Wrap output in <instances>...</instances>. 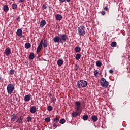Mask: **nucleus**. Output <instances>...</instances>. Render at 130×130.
<instances>
[{
	"instance_id": "09e8293b",
	"label": "nucleus",
	"mask_w": 130,
	"mask_h": 130,
	"mask_svg": "<svg viewBox=\"0 0 130 130\" xmlns=\"http://www.w3.org/2000/svg\"><path fill=\"white\" fill-rule=\"evenodd\" d=\"M0 81H2V75H0Z\"/></svg>"
},
{
	"instance_id": "39448f33",
	"label": "nucleus",
	"mask_w": 130,
	"mask_h": 130,
	"mask_svg": "<svg viewBox=\"0 0 130 130\" xmlns=\"http://www.w3.org/2000/svg\"><path fill=\"white\" fill-rule=\"evenodd\" d=\"M14 90H15V86L13 84H9L7 85V91L9 95L12 94L14 92Z\"/></svg>"
},
{
	"instance_id": "473e14b6",
	"label": "nucleus",
	"mask_w": 130,
	"mask_h": 130,
	"mask_svg": "<svg viewBox=\"0 0 130 130\" xmlns=\"http://www.w3.org/2000/svg\"><path fill=\"white\" fill-rule=\"evenodd\" d=\"M53 127H55V128H56L57 127V126H58V123H54L53 124Z\"/></svg>"
},
{
	"instance_id": "ddd939ff",
	"label": "nucleus",
	"mask_w": 130,
	"mask_h": 130,
	"mask_svg": "<svg viewBox=\"0 0 130 130\" xmlns=\"http://www.w3.org/2000/svg\"><path fill=\"white\" fill-rule=\"evenodd\" d=\"M5 52H6V55L7 56H8V55H9V54H11V49H10V48H6L5 50Z\"/></svg>"
},
{
	"instance_id": "dca6fc26",
	"label": "nucleus",
	"mask_w": 130,
	"mask_h": 130,
	"mask_svg": "<svg viewBox=\"0 0 130 130\" xmlns=\"http://www.w3.org/2000/svg\"><path fill=\"white\" fill-rule=\"evenodd\" d=\"M57 63L58 66H62L63 64V60L61 59H59L58 60Z\"/></svg>"
},
{
	"instance_id": "6ab92c4d",
	"label": "nucleus",
	"mask_w": 130,
	"mask_h": 130,
	"mask_svg": "<svg viewBox=\"0 0 130 130\" xmlns=\"http://www.w3.org/2000/svg\"><path fill=\"white\" fill-rule=\"evenodd\" d=\"M17 119V115H13L11 117V120L12 121H16V120Z\"/></svg>"
},
{
	"instance_id": "c9c22d12",
	"label": "nucleus",
	"mask_w": 130,
	"mask_h": 130,
	"mask_svg": "<svg viewBox=\"0 0 130 130\" xmlns=\"http://www.w3.org/2000/svg\"><path fill=\"white\" fill-rule=\"evenodd\" d=\"M45 121H46V122H49L50 121V118L49 117L45 118Z\"/></svg>"
},
{
	"instance_id": "ea45409f",
	"label": "nucleus",
	"mask_w": 130,
	"mask_h": 130,
	"mask_svg": "<svg viewBox=\"0 0 130 130\" xmlns=\"http://www.w3.org/2000/svg\"><path fill=\"white\" fill-rule=\"evenodd\" d=\"M105 14H106V12H105V11H103L101 12V14H102L103 16H104V15H105Z\"/></svg>"
},
{
	"instance_id": "cd10ccee",
	"label": "nucleus",
	"mask_w": 130,
	"mask_h": 130,
	"mask_svg": "<svg viewBox=\"0 0 130 130\" xmlns=\"http://www.w3.org/2000/svg\"><path fill=\"white\" fill-rule=\"evenodd\" d=\"M12 9L13 10H16V9H17V8H18V6L16 4H12Z\"/></svg>"
},
{
	"instance_id": "2eb2a0df",
	"label": "nucleus",
	"mask_w": 130,
	"mask_h": 130,
	"mask_svg": "<svg viewBox=\"0 0 130 130\" xmlns=\"http://www.w3.org/2000/svg\"><path fill=\"white\" fill-rule=\"evenodd\" d=\"M23 116H21L20 118H18L17 120L16 121V122L18 123H23Z\"/></svg>"
},
{
	"instance_id": "c03bdc74",
	"label": "nucleus",
	"mask_w": 130,
	"mask_h": 130,
	"mask_svg": "<svg viewBox=\"0 0 130 130\" xmlns=\"http://www.w3.org/2000/svg\"><path fill=\"white\" fill-rule=\"evenodd\" d=\"M59 2H61V3H64V2H66V0H59Z\"/></svg>"
},
{
	"instance_id": "72a5a7b5",
	"label": "nucleus",
	"mask_w": 130,
	"mask_h": 130,
	"mask_svg": "<svg viewBox=\"0 0 130 130\" xmlns=\"http://www.w3.org/2000/svg\"><path fill=\"white\" fill-rule=\"evenodd\" d=\"M32 120V117L30 116H28L27 118V121L30 122Z\"/></svg>"
},
{
	"instance_id": "6e6552de",
	"label": "nucleus",
	"mask_w": 130,
	"mask_h": 130,
	"mask_svg": "<svg viewBox=\"0 0 130 130\" xmlns=\"http://www.w3.org/2000/svg\"><path fill=\"white\" fill-rule=\"evenodd\" d=\"M30 99H31L30 94H27L24 96V101H26V102H29V101H30Z\"/></svg>"
},
{
	"instance_id": "79ce46f5",
	"label": "nucleus",
	"mask_w": 130,
	"mask_h": 130,
	"mask_svg": "<svg viewBox=\"0 0 130 130\" xmlns=\"http://www.w3.org/2000/svg\"><path fill=\"white\" fill-rule=\"evenodd\" d=\"M109 73H110V74H112L113 73V70L110 69L109 70Z\"/></svg>"
},
{
	"instance_id": "aec40b11",
	"label": "nucleus",
	"mask_w": 130,
	"mask_h": 130,
	"mask_svg": "<svg viewBox=\"0 0 130 130\" xmlns=\"http://www.w3.org/2000/svg\"><path fill=\"white\" fill-rule=\"evenodd\" d=\"M116 45H117V43L115 41L112 42L111 44L112 47H116Z\"/></svg>"
},
{
	"instance_id": "f3484780",
	"label": "nucleus",
	"mask_w": 130,
	"mask_h": 130,
	"mask_svg": "<svg viewBox=\"0 0 130 130\" xmlns=\"http://www.w3.org/2000/svg\"><path fill=\"white\" fill-rule=\"evenodd\" d=\"M3 10L4 12H9V6L7 5H5L3 7Z\"/></svg>"
},
{
	"instance_id": "393cba45",
	"label": "nucleus",
	"mask_w": 130,
	"mask_h": 130,
	"mask_svg": "<svg viewBox=\"0 0 130 130\" xmlns=\"http://www.w3.org/2000/svg\"><path fill=\"white\" fill-rule=\"evenodd\" d=\"M98 75H100V73H99V71L96 70L94 72V76H95V77H98Z\"/></svg>"
},
{
	"instance_id": "f257e3e1",
	"label": "nucleus",
	"mask_w": 130,
	"mask_h": 130,
	"mask_svg": "<svg viewBox=\"0 0 130 130\" xmlns=\"http://www.w3.org/2000/svg\"><path fill=\"white\" fill-rule=\"evenodd\" d=\"M68 39V35L66 34H58V36L55 37L53 38V41L55 43H63L66 42Z\"/></svg>"
},
{
	"instance_id": "37998d69",
	"label": "nucleus",
	"mask_w": 130,
	"mask_h": 130,
	"mask_svg": "<svg viewBox=\"0 0 130 130\" xmlns=\"http://www.w3.org/2000/svg\"><path fill=\"white\" fill-rule=\"evenodd\" d=\"M25 2V0H19V3H24Z\"/></svg>"
},
{
	"instance_id": "9b49d317",
	"label": "nucleus",
	"mask_w": 130,
	"mask_h": 130,
	"mask_svg": "<svg viewBox=\"0 0 130 130\" xmlns=\"http://www.w3.org/2000/svg\"><path fill=\"white\" fill-rule=\"evenodd\" d=\"M55 18L56 20L58 21H61V20H62V16L60 14H57Z\"/></svg>"
},
{
	"instance_id": "4be33fe9",
	"label": "nucleus",
	"mask_w": 130,
	"mask_h": 130,
	"mask_svg": "<svg viewBox=\"0 0 130 130\" xmlns=\"http://www.w3.org/2000/svg\"><path fill=\"white\" fill-rule=\"evenodd\" d=\"M75 52H80L81 51V48L80 47H76L75 48Z\"/></svg>"
},
{
	"instance_id": "5701e85b",
	"label": "nucleus",
	"mask_w": 130,
	"mask_h": 130,
	"mask_svg": "<svg viewBox=\"0 0 130 130\" xmlns=\"http://www.w3.org/2000/svg\"><path fill=\"white\" fill-rule=\"evenodd\" d=\"M59 122V118H58L57 117H56L54 118V122L55 123H58Z\"/></svg>"
},
{
	"instance_id": "b1692460",
	"label": "nucleus",
	"mask_w": 130,
	"mask_h": 130,
	"mask_svg": "<svg viewBox=\"0 0 130 130\" xmlns=\"http://www.w3.org/2000/svg\"><path fill=\"white\" fill-rule=\"evenodd\" d=\"M83 120H88V118H89V116L88 115H84L82 117Z\"/></svg>"
},
{
	"instance_id": "f8f14e48",
	"label": "nucleus",
	"mask_w": 130,
	"mask_h": 130,
	"mask_svg": "<svg viewBox=\"0 0 130 130\" xmlns=\"http://www.w3.org/2000/svg\"><path fill=\"white\" fill-rule=\"evenodd\" d=\"M23 33V31H22V29H18L17 30V32H16V34L18 36H21V37H22V34Z\"/></svg>"
},
{
	"instance_id": "a211bd4d",
	"label": "nucleus",
	"mask_w": 130,
	"mask_h": 130,
	"mask_svg": "<svg viewBox=\"0 0 130 130\" xmlns=\"http://www.w3.org/2000/svg\"><path fill=\"white\" fill-rule=\"evenodd\" d=\"M25 47L26 48V49H29L31 47V44L29 43H26L25 44Z\"/></svg>"
},
{
	"instance_id": "7ed1b4c3",
	"label": "nucleus",
	"mask_w": 130,
	"mask_h": 130,
	"mask_svg": "<svg viewBox=\"0 0 130 130\" xmlns=\"http://www.w3.org/2000/svg\"><path fill=\"white\" fill-rule=\"evenodd\" d=\"M87 85L88 82H87L86 81L80 80L79 81L77 82V87L81 89V88H85V87H87Z\"/></svg>"
},
{
	"instance_id": "1a4fd4ad",
	"label": "nucleus",
	"mask_w": 130,
	"mask_h": 130,
	"mask_svg": "<svg viewBox=\"0 0 130 130\" xmlns=\"http://www.w3.org/2000/svg\"><path fill=\"white\" fill-rule=\"evenodd\" d=\"M37 111V109H36V107L35 106H32L31 107H30V113H35V112H36Z\"/></svg>"
},
{
	"instance_id": "58836bf2",
	"label": "nucleus",
	"mask_w": 130,
	"mask_h": 130,
	"mask_svg": "<svg viewBox=\"0 0 130 130\" xmlns=\"http://www.w3.org/2000/svg\"><path fill=\"white\" fill-rule=\"evenodd\" d=\"M42 8L44 9V10H46L47 9V6L45 5H43L42 6Z\"/></svg>"
},
{
	"instance_id": "4468645a",
	"label": "nucleus",
	"mask_w": 130,
	"mask_h": 130,
	"mask_svg": "<svg viewBox=\"0 0 130 130\" xmlns=\"http://www.w3.org/2000/svg\"><path fill=\"white\" fill-rule=\"evenodd\" d=\"M91 119L93 122H96V121L98 120V117H97V116L92 115L91 116Z\"/></svg>"
},
{
	"instance_id": "f704fd0d",
	"label": "nucleus",
	"mask_w": 130,
	"mask_h": 130,
	"mask_svg": "<svg viewBox=\"0 0 130 130\" xmlns=\"http://www.w3.org/2000/svg\"><path fill=\"white\" fill-rule=\"evenodd\" d=\"M79 66L78 64H75L74 66V70L75 71H78V70L79 69Z\"/></svg>"
},
{
	"instance_id": "412c9836",
	"label": "nucleus",
	"mask_w": 130,
	"mask_h": 130,
	"mask_svg": "<svg viewBox=\"0 0 130 130\" xmlns=\"http://www.w3.org/2000/svg\"><path fill=\"white\" fill-rule=\"evenodd\" d=\"M35 57V55L33 53H30L29 56V59H33Z\"/></svg>"
},
{
	"instance_id": "de8ad7c7",
	"label": "nucleus",
	"mask_w": 130,
	"mask_h": 130,
	"mask_svg": "<svg viewBox=\"0 0 130 130\" xmlns=\"http://www.w3.org/2000/svg\"><path fill=\"white\" fill-rule=\"evenodd\" d=\"M66 1H67L68 3H70V2H71V0H66Z\"/></svg>"
},
{
	"instance_id": "a878e982",
	"label": "nucleus",
	"mask_w": 130,
	"mask_h": 130,
	"mask_svg": "<svg viewBox=\"0 0 130 130\" xmlns=\"http://www.w3.org/2000/svg\"><path fill=\"white\" fill-rule=\"evenodd\" d=\"M75 58H76V60H79V59H80V58H81V54H77L76 55Z\"/></svg>"
},
{
	"instance_id": "e433bc0d",
	"label": "nucleus",
	"mask_w": 130,
	"mask_h": 130,
	"mask_svg": "<svg viewBox=\"0 0 130 130\" xmlns=\"http://www.w3.org/2000/svg\"><path fill=\"white\" fill-rule=\"evenodd\" d=\"M51 100L52 102H55V101H56V99L55 98H51Z\"/></svg>"
},
{
	"instance_id": "20e7f679",
	"label": "nucleus",
	"mask_w": 130,
	"mask_h": 130,
	"mask_svg": "<svg viewBox=\"0 0 130 130\" xmlns=\"http://www.w3.org/2000/svg\"><path fill=\"white\" fill-rule=\"evenodd\" d=\"M86 28L84 26H81L78 27L77 31L79 36H84L86 34Z\"/></svg>"
},
{
	"instance_id": "423d86ee",
	"label": "nucleus",
	"mask_w": 130,
	"mask_h": 130,
	"mask_svg": "<svg viewBox=\"0 0 130 130\" xmlns=\"http://www.w3.org/2000/svg\"><path fill=\"white\" fill-rule=\"evenodd\" d=\"M100 84L101 86L103 88H107V87H108V85H109V82L106 81V79H105V78H102L101 79Z\"/></svg>"
},
{
	"instance_id": "49530a36",
	"label": "nucleus",
	"mask_w": 130,
	"mask_h": 130,
	"mask_svg": "<svg viewBox=\"0 0 130 130\" xmlns=\"http://www.w3.org/2000/svg\"><path fill=\"white\" fill-rule=\"evenodd\" d=\"M32 47H36V44H34L32 45Z\"/></svg>"
},
{
	"instance_id": "c756f323",
	"label": "nucleus",
	"mask_w": 130,
	"mask_h": 130,
	"mask_svg": "<svg viewBox=\"0 0 130 130\" xmlns=\"http://www.w3.org/2000/svg\"><path fill=\"white\" fill-rule=\"evenodd\" d=\"M59 122L61 123V124H64V123H66V120L63 118L61 119Z\"/></svg>"
},
{
	"instance_id": "0eeeda50",
	"label": "nucleus",
	"mask_w": 130,
	"mask_h": 130,
	"mask_svg": "<svg viewBox=\"0 0 130 130\" xmlns=\"http://www.w3.org/2000/svg\"><path fill=\"white\" fill-rule=\"evenodd\" d=\"M75 105L76 106V110L77 111H80L81 109H82V106L81 104V102L79 101L75 102Z\"/></svg>"
},
{
	"instance_id": "8fccbe9b",
	"label": "nucleus",
	"mask_w": 130,
	"mask_h": 130,
	"mask_svg": "<svg viewBox=\"0 0 130 130\" xmlns=\"http://www.w3.org/2000/svg\"><path fill=\"white\" fill-rule=\"evenodd\" d=\"M25 63H28V61H26L25 62Z\"/></svg>"
},
{
	"instance_id": "7c9ffc66",
	"label": "nucleus",
	"mask_w": 130,
	"mask_h": 130,
	"mask_svg": "<svg viewBox=\"0 0 130 130\" xmlns=\"http://www.w3.org/2000/svg\"><path fill=\"white\" fill-rule=\"evenodd\" d=\"M9 74L10 75H14L15 74V70L14 69H11L9 71Z\"/></svg>"
},
{
	"instance_id": "2f4dec72",
	"label": "nucleus",
	"mask_w": 130,
	"mask_h": 130,
	"mask_svg": "<svg viewBox=\"0 0 130 130\" xmlns=\"http://www.w3.org/2000/svg\"><path fill=\"white\" fill-rule=\"evenodd\" d=\"M52 109H53V108L51 106H48L47 110H48L49 111H52Z\"/></svg>"
},
{
	"instance_id": "bb28decb",
	"label": "nucleus",
	"mask_w": 130,
	"mask_h": 130,
	"mask_svg": "<svg viewBox=\"0 0 130 130\" xmlns=\"http://www.w3.org/2000/svg\"><path fill=\"white\" fill-rule=\"evenodd\" d=\"M78 114H79L78 113V112H73L72 113V116H73V117H77V116H78Z\"/></svg>"
},
{
	"instance_id": "4c0bfd02",
	"label": "nucleus",
	"mask_w": 130,
	"mask_h": 130,
	"mask_svg": "<svg viewBox=\"0 0 130 130\" xmlns=\"http://www.w3.org/2000/svg\"><path fill=\"white\" fill-rule=\"evenodd\" d=\"M21 20V17L20 16H18L16 18V20L17 21V22H20Z\"/></svg>"
},
{
	"instance_id": "a19ab883",
	"label": "nucleus",
	"mask_w": 130,
	"mask_h": 130,
	"mask_svg": "<svg viewBox=\"0 0 130 130\" xmlns=\"http://www.w3.org/2000/svg\"><path fill=\"white\" fill-rule=\"evenodd\" d=\"M104 10H105V11H107L108 10H109V8L107 6H106L104 8Z\"/></svg>"
},
{
	"instance_id": "a18cd8bd",
	"label": "nucleus",
	"mask_w": 130,
	"mask_h": 130,
	"mask_svg": "<svg viewBox=\"0 0 130 130\" xmlns=\"http://www.w3.org/2000/svg\"><path fill=\"white\" fill-rule=\"evenodd\" d=\"M49 97H50V98H51V97H52V94H50V95H49Z\"/></svg>"
},
{
	"instance_id": "f03ea898",
	"label": "nucleus",
	"mask_w": 130,
	"mask_h": 130,
	"mask_svg": "<svg viewBox=\"0 0 130 130\" xmlns=\"http://www.w3.org/2000/svg\"><path fill=\"white\" fill-rule=\"evenodd\" d=\"M43 46L44 48H46V47L48 46V41L47 40V39L44 40V42L43 40H41L40 44H39L37 49V54H38V53L40 52Z\"/></svg>"
},
{
	"instance_id": "9d476101",
	"label": "nucleus",
	"mask_w": 130,
	"mask_h": 130,
	"mask_svg": "<svg viewBox=\"0 0 130 130\" xmlns=\"http://www.w3.org/2000/svg\"><path fill=\"white\" fill-rule=\"evenodd\" d=\"M45 25H46V21H45V20H43L41 21L40 22V27L41 28H43Z\"/></svg>"
},
{
	"instance_id": "c85d7f7f",
	"label": "nucleus",
	"mask_w": 130,
	"mask_h": 130,
	"mask_svg": "<svg viewBox=\"0 0 130 130\" xmlns=\"http://www.w3.org/2000/svg\"><path fill=\"white\" fill-rule=\"evenodd\" d=\"M96 64L97 67H101L102 63H101L100 61H98L96 62Z\"/></svg>"
}]
</instances>
